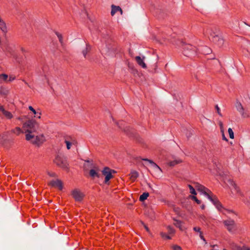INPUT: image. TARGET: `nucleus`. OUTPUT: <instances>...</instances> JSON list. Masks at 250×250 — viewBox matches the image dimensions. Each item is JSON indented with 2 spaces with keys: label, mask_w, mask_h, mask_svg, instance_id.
Segmentation results:
<instances>
[{
  "label": "nucleus",
  "mask_w": 250,
  "mask_h": 250,
  "mask_svg": "<svg viewBox=\"0 0 250 250\" xmlns=\"http://www.w3.org/2000/svg\"><path fill=\"white\" fill-rule=\"evenodd\" d=\"M64 142L67 149H70L72 146H76L77 141L74 136H67L65 137Z\"/></svg>",
  "instance_id": "39448f33"
},
{
  "label": "nucleus",
  "mask_w": 250,
  "mask_h": 250,
  "mask_svg": "<svg viewBox=\"0 0 250 250\" xmlns=\"http://www.w3.org/2000/svg\"><path fill=\"white\" fill-rule=\"evenodd\" d=\"M160 235H161V236L165 239L169 240V239H171V237L170 236H169L168 235H167V234H166L165 232H161Z\"/></svg>",
  "instance_id": "bb28decb"
},
{
  "label": "nucleus",
  "mask_w": 250,
  "mask_h": 250,
  "mask_svg": "<svg viewBox=\"0 0 250 250\" xmlns=\"http://www.w3.org/2000/svg\"><path fill=\"white\" fill-rule=\"evenodd\" d=\"M54 162L58 166L65 168L67 167V163L65 159L61 155H57L54 160Z\"/></svg>",
  "instance_id": "20e7f679"
},
{
  "label": "nucleus",
  "mask_w": 250,
  "mask_h": 250,
  "mask_svg": "<svg viewBox=\"0 0 250 250\" xmlns=\"http://www.w3.org/2000/svg\"><path fill=\"white\" fill-rule=\"evenodd\" d=\"M100 169L99 167L95 164H92L91 169L89 170V175L92 178H100Z\"/></svg>",
  "instance_id": "423d86ee"
},
{
  "label": "nucleus",
  "mask_w": 250,
  "mask_h": 250,
  "mask_svg": "<svg viewBox=\"0 0 250 250\" xmlns=\"http://www.w3.org/2000/svg\"><path fill=\"white\" fill-rule=\"evenodd\" d=\"M222 133V139H223V140L226 141V142H228V140L226 137V136H225L224 131L223 132V133Z\"/></svg>",
  "instance_id": "c03bdc74"
},
{
  "label": "nucleus",
  "mask_w": 250,
  "mask_h": 250,
  "mask_svg": "<svg viewBox=\"0 0 250 250\" xmlns=\"http://www.w3.org/2000/svg\"><path fill=\"white\" fill-rule=\"evenodd\" d=\"M49 175L51 177H55L56 174L55 173H49Z\"/></svg>",
  "instance_id": "603ef678"
},
{
  "label": "nucleus",
  "mask_w": 250,
  "mask_h": 250,
  "mask_svg": "<svg viewBox=\"0 0 250 250\" xmlns=\"http://www.w3.org/2000/svg\"><path fill=\"white\" fill-rule=\"evenodd\" d=\"M214 206L219 211L222 212L224 214H225V211H227L228 213L233 212L232 210H229L224 208L220 201L218 202L216 204L214 205Z\"/></svg>",
  "instance_id": "f8f14e48"
},
{
  "label": "nucleus",
  "mask_w": 250,
  "mask_h": 250,
  "mask_svg": "<svg viewBox=\"0 0 250 250\" xmlns=\"http://www.w3.org/2000/svg\"><path fill=\"white\" fill-rule=\"evenodd\" d=\"M215 108L216 111H217V113L218 114V115L222 117L223 115H222V113H221L220 109L219 107V106H218V105H216L215 106Z\"/></svg>",
  "instance_id": "e433bc0d"
},
{
  "label": "nucleus",
  "mask_w": 250,
  "mask_h": 250,
  "mask_svg": "<svg viewBox=\"0 0 250 250\" xmlns=\"http://www.w3.org/2000/svg\"><path fill=\"white\" fill-rule=\"evenodd\" d=\"M56 35L59 40V41L60 42L62 43V35L59 33H56Z\"/></svg>",
  "instance_id": "4c0bfd02"
},
{
  "label": "nucleus",
  "mask_w": 250,
  "mask_h": 250,
  "mask_svg": "<svg viewBox=\"0 0 250 250\" xmlns=\"http://www.w3.org/2000/svg\"><path fill=\"white\" fill-rule=\"evenodd\" d=\"M206 196L210 201H211L214 205L216 204V203L219 201L217 196L213 195L211 191V193L208 192Z\"/></svg>",
  "instance_id": "4468645a"
},
{
  "label": "nucleus",
  "mask_w": 250,
  "mask_h": 250,
  "mask_svg": "<svg viewBox=\"0 0 250 250\" xmlns=\"http://www.w3.org/2000/svg\"><path fill=\"white\" fill-rule=\"evenodd\" d=\"M124 122H123V121H122V122H121L120 123V124H121V125H123V124H124Z\"/></svg>",
  "instance_id": "6e6d98bb"
},
{
  "label": "nucleus",
  "mask_w": 250,
  "mask_h": 250,
  "mask_svg": "<svg viewBox=\"0 0 250 250\" xmlns=\"http://www.w3.org/2000/svg\"><path fill=\"white\" fill-rule=\"evenodd\" d=\"M184 54L188 57L193 56L196 55L197 48L189 44H185L183 45Z\"/></svg>",
  "instance_id": "7ed1b4c3"
},
{
  "label": "nucleus",
  "mask_w": 250,
  "mask_h": 250,
  "mask_svg": "<svg viewBox=\"0 0 250 250\" xmlns=\"http://www.w3.org/2000/svg\"><path fill=\"white\" fill-rule=\"evenodd\" d=\"M130 179L131 181L134 182L138 178L139 174L136 171H132L130 174Z\"/></svg>",
  "instance_id": "aec40b11"
},
{
  "label": "nucleus",
  "mask_w": 250,
  "mask_h": 250,
  "mask_svg": "<svg viewBox=\"0 0 250 250\" xmlns=\"http://www.w3.org/2000/svg\"><path fill=\"white\" fill-rule=\"evenodd\" d=\"M102 174L105 176V182L107 183L109 180V168L108 167H105L102 171Z\"/></svg>",
  "instance_id": "2eb2a0df"
},
{
  "label": "nucleus",
  "mask_w": 250,
  "mask_h": 250,
  "mask_svg": "<svg viewBox=\"0 0 250 250\" xmlns=\"http://www.w3.org/2000/svg\"><path fill=\"white\" fill-rule=\"evenodd\" d=\"M107 50H108V49H107ZM108 53V51H106V53Z\"/></svg>",
  "instance_id": "4d7b16f0"
},
{
  "label": "nucleus",
  "mask_w": 250,
  "mask_h": 250,
  "mask_svg": "<svg viewBox=\"0 0 250 250\" xmlns=\"http://www.w3.org/2000/svg\"><path fill=\"white\" fill-rule=\"evenodd\" d=\"M172 248L173 250H182V248L180 246L177 245H174L172 247Z\"/></svg>",
  "instance_id": "ea45409f"
},
{
  "label": "nucleus",
  "mask_w": 250,
  "mask_h": 250,
  "mask_svg": "<svg viewBox=\"0 0 250 250\" xmlns=\"http://www.w3.org/2000/svg\"><path fill=\"white\" fill-rule=\"evenodd\" d=\"M188 187L190 190V193L193 195H196V192L194 188L190 185H188Z\"/></svg>",
  "instance_id": "cd10ccee"
},
{
  "label": "nucleus",
  "mask_w": 250,
  "mask_h": 250,
  "mask_svg": "<svg viewBox=\"0 0 250 250\" xmlns=\"http://www.w3.org/2000/svg\"><path fill=\"white\" fill-rule=\"evenodd\" d=\"M201 208L202 209H204L205 208V205H202L201 206Z\"/></svg>",
  "instance_id": "5fc2aeb1"
},
{
  "label": "nucleus",
  "mask_w": 250,
  "mask_h": 250,
  "mask_svg": "<svg viewBox=\"0 0 250 250\" xmlns=\"http://www.w3.org/2000/svg\"><path fill=\"white\" fill-rule=\"evenodd\" d=\"M71 194L76 201H81L83 197V193L78 189H75L72 191Z\"/></svg>",
  "instance_id": "0eeeda50"
},
{
  "label": "nucleus",
  "mask_w": 250,
  "mask_h": 250,
  "mask_svg": "<svg viewBox=\"0 0 250 250\" xmlns=\"http://www.w3.org/2000/svg\"><path fill=\"white\" fill-rule=\"evenodd\" d=\"M29 109L32 113V115H34V117L36 119H40L42 115V113L40 109L37 110L35 109L32 106H29Z\"/></svg>",
  "instance_id": "9b49d317"
},
{
  "label": "nucleus",
  "mask_w": 250,
  "mask_h": 250,
  "mask_svg": "<svg viewBox=\"0 0 250 250\" xmlns=\"http://www.w3.org/2000/svg\"><path fill=\"white\" fill-rule=\"evenodd\" d=\"M228 132H229L230 138L233 139L234 138V133H233L232 129L231 128H229L228 129Z\"/></svg>",
  "instance_id": "2f4dec72"
},
{
  "label": "nucleus",
  "mask_w": 250,
  "mask_h": 250,
  "mask_svg": "<svg viewBox=\"0 0 250 250\" xmlns=\"http://www.w3.org/2000/svg\"><path fill=\"white\" fill-rule=\"evenodd\" d=\"M239 250H250V249L246 246H243Z\"/></svg>",
  "instance_id": "a18cd8bd"
},
{
  "label": "nucleus",
  "mask_w": 250,
  "mask_h": 250,
  "mask_svg": "<svg viewBox=\"0 0 250 250\" xmlns=\"http://www.w3.org/2000/svg\"><path fill=\"white\" fill-rule=\"evenodd\" d=\"M230 182H231L232 186L233 187V188L235 189L236 192L239 193L240 189H239V188L237 186L236 184L235 183H234L233 181H231Z\"/></svg>",
  "instance_id": "7c9ffc66"
},
{
  "label": "nucleus",
  "mask_w": 250,
  "mask_h": 250,
  "mask_svg": "<svg viewBox=\"0 0 250 250\" xmlns=\"http://www.w3.org/2000/svg\"><path fill=\"white\" fill-rule=\"evenodd\" d=\"M173 220L174 221V223H173L174 225L177 228H178L180 230L183 231L185 230V228L182 226L183 222L180 220L173 219Z\"/></svg>",
  "instance_id": "a211bd4d"
},
{
  "label": "nucleus",
  "mask_w": 250,
  "mask_h": 250,
  "mask_svg": "<svg viewBox=\"0 0 250 250\" xmlns=\"http://www.w3.org/2000/svg\"><path fill=\"white\" fill-rule=\"evenodd\" d=\"M224 225L226 227L227 229L229 232H232L235 229V223L233 220L229 219L223 221Z\"/></svg>",
  "instance_id": "6e6552de"
},
{
  "label": "nucleus",
  "mask_w": 250,
  "mask_h": 250,
  "mask_svg": "<svg viewBox=\"0 0 250 250\" xmlns=\"http://www.w3.org/2000/svg\"><path fill=\"white\" fill-rule=\"evenodd\" d=\"M26 139L27 141H30L32 144L37 145L42 144L45 140V137L43 134L35 135V133L27 134L26 135Z\"/></svg>",
  "instance_id": "f03ea898"
},
{
  "label": "nucleus",
  "mask_w": 250,
  "mask_h": 250,
  "mask_svg": "<svg viewBox=\"0 0 250 250\" xmlns=\"http://www.w3.org/2000/svg\"><path fill=\"white\" fill-rule=\"evenodd\" d=\"M25 117V116H21L17 118V119L22 122Z\"/></svg>",
  "instance_id": "79ce46f5"
},
{
  "label": "nucleus",
  "mask_w": 250,
  "mask_h": 250,
  "mask_svg": "<svg viewBox=\"0 0 250 250\" xmlns=\"http://www.w3.org/2000/svg\"><path fill=\"white\" fill-rule=\"evenodd\" d=\"M236 108L237 110L241 113V115L244 116V108L242 106V104H241V103H237V104L236 105Z\"/></svg>",
  "instance_id": "4be33fe9"
},
{
  "label": "nucleus",
  "mask_w": 250,
  "mask_h": 250,
  "mask_svg": "<svg viewBox=\"0 0 250 250\" xmlns=\"http://www.w3.org/2000/svg\"><path fill=\"white\" fill-rule=\"evenodd\" d=\"M200 237L201 238V239H202L204 241H205V239L204 237V236L203 235V232L202 231V232H200Z\"/></svg>",
  "instance_id": "3c124183"
},
{
  "label": "nucleus",
  "mask_w": 250,
  "mask_h": 250,
  "mask_svg": "<svg viewBox=\"0 0 250 250\" xmlns=\"http://www.w3.org/2000/svg\"><path fill=\"white\" fill-rule=\"evenodd\" d=\"M13 132L17 134V135H19L21 133H24V131H23V129H22V128H21L20 127H16L14 130H13Z\"/></svg>",
  "instance_id": "393cba45"
},
{
  "label": "nucleus",
  "mask_w": 250,
  "mask_h": 250,
  "mask_svg": "<svg viewBox=\"0 0 250 250\" xmlns=\"http://www.w3.org/2000/svg\"><path fill=\"white\" fill-rule=\"evenodd\" d=\"M191 198L194 200L197 204H200L201 203V201L198 200L197 198L195 196H191Z\"/></svg>",
  "instance_id": "72a5a7b5"
},
{
  "label": "nucleus",
  "mask_w": 250,
  "mask_h": 250,
  "mask_svg": "<svg viewBox=\"0 0 250 250\" xmlns=\"http://www.w3.org/2000/svg\"><path fill=\"white\" fill-rule=\"evenodd\" d=\"M142 224L144 225V228L145 229H146V230L147 231V232H149V228L143 222H142Z\"/></svg>",
  "instance_id": "8fccbe9b"
},
{
  "label": "nucleus",
  "mask_w": 250,
  "mask_h": 250,
  "mask_svg": "<svg viewBox=\"0 0 250 250\" xmlns=\"http://www.w3.org/2000/svg\"><path fill=\"white\" fill-rule=\"evenodd\" d=\"M102 54L104 55V56L105 58L107 55L106 54V50L104 48H102L101 50Z\"/></svg>",
  "instance_id": "58836bf2"
},
{
  "label": "nucleus",
  "mask_w": 250,
  "mask_h": 250,
  "mask_svg": "<svg viewBox=\"0 0 250 250\" xmlns=\"http://www.w3.org/2000/svg\"><path fill=\"white\" fill-rule=\"evenodd\" d=\"M49 185L52 187L57 188L60 190H62L63 188L62 182L58 179L51 181Z\"/></svg>",
  "instance_id": "9d476101"
},
{
  "label": "nucleus",
  "mask_w": 250,
  "mask_h": 250,
  "mask_svg": "<svg viewBox=\"0 0 250 250\" xmlns=\"http://www.w3.org/2000/svg\"><path fill=\"white\" fill-rule=\"evenodd\" d=\"M123 130L125 133L128 136H130L133 132V129L128 126H126L125 128H124Z\"/></svg>",
  "instance_id": "5701e85b"
},
{
  "label": "nucleus",
  "mask_w": 250,
  "mask_h": 250,
  "mask_svg": "<svg viewBox=\"0 0 250 250\" xmlns=\"http://www.w3.org/2000/svg\"><path fill=\"white\" fill-rule=\"evenodd\" d=\"M219 125L220 126V130L222 133H223L224 129L223 126V124L222 121H220L218 122Z\"/></svg>",
  "instance_id": "c9c22d12"
},
{
  "label": "nucleus",
  "mask_w": 250,
  "mask_h": 250,
  "mask_svg": "<svg viewBox=\"0 0 250 250\" xmlns=\"http://www.w3.org/2000/svg\"><path fill=\"white\" fill-rule=\"evenodd\" d=\"M39 124L34 119L29 120L24 123L22 125V129L25 134V136L28 134H33L35 133L38 129Z\"/></svg>",
  "instance_id": "f257e3e1"
},
{
  "label": "nucleus",
  "mask_w": 250,
  "mask_h": 250,
  "mask_svg": "<svg viewBox=\"0 0 250 250\" xmlns=\"http://www.w3.org/2000/svg\"><path fill=\"white\" fill-rule=\"evenodd\" d=\"M213 42H215L219 46H221L223 45L224 41L223 38L217 35L213 37Z\"/></svg>",
  "instance_id": "6ab92c4d"
},
{
  "label": "nucleus",
  "mask_w": 250,
  "mask_h": 250,
  "mask_svg": "<svg viewBox=\"0 0 250 250\" xmlns=\"http://www.w3.org/2000/svg\"><path fill=\"white\" fill-rule=\"evenodd\" d=\"M8 75L6 74H0V83H8Z\"/></svg>",
  "instance_id": "412c9836"
},
{
  "label": "nucleus",
  "mask_w": 250,
  "mask_h": 250,
  "mask_svg": "<svg viewBox=\"0 0 250 250\" xmlns=\"http://www.w3.org/2000/svg\"><path fill=\"white\" fill-rule=\"evenodd\" d=\"M239 250H250V249L246 246H243Z\"/></svg>",
  "instance_id": "de8ad7c7"
},
{
  "label": "nucleus",
  "mask_w": 250,
  "mask_h": 250,
  "mask_svg": "<svg viewBox=\"0 0 250 250\" xmlns=\"http://www.w3.org/2000/svg\"><path fill=\"white\" fill-rule=\"evenodd\" d=\"M204 49L208 50V51L207 52V53L208 54V52L210 51V49L207 47V46L204 47Z\"/></svg>",
  "instance_id": "864d4df0"
},
{
  "label": "nucleus",
  "mask_w": 250,
  "mask_h": 250,
  "mask_svg": "<svg viewBox=\"0 0 250 250\" xmlns=\"http://www.w3.org/2000/svg\"><path fill=\"white\" fill-rule=\"evenodd\" d=\"M142 160L144 161H148L150 164H151V165L153 167H157L159 168V167L158 166V165L151 160H149L148 159H143Z\"/></svg>",
  "instance_id": "c85d7f7f"
},
{
  "label": "nucleus",
  "mask_w": 250,
  "mask_h": 250,
  "mask_svg": "<svg viewBox=\"0 0 250 250\" xmlns=\"http://www.w3.org/2000/svg\"><path fill=\"white\" fill-rule=\"evenodd\" d=\"M15 79H16V77H15V75H10L9 76H8V82H11L12 81H13Z\"/></svg>",
  "instance_id": "473e14b6"
},
{
  "label": "nucleus",
  "mask_w": 250,
  "mask_h": 250,
  "mask_svg": "<svg viewBox=\"0 0 250 250\" xmlns=\"http://www.w3.org/2000/svg\"><path fill=\"white\" fill-rule=\"evenodd\" d=\"M7 94V91L3 92L2 91L1 89H0V95H6Z\"/></svg>",
  "instance_id": "09e8293b"
},
{
  "label": "nucleus",
  "mask_w": 250,
  "mask_h": 250,
  "mask_svg": "<svg viewBox=\"0 0 250 250\" xmlns=\"http://www.w3.org/2000/svg\"><path fill=\"white\" fill-rule=\"evenodd\" d=\"M145 57H143V58L142 59L140 56H136L135 57V60L137 62V63L141 66H142L144 68H146V63L144 62V59Z\"/></svg>",
  "instance_id": "f3484780"
},
{
  "label": "nucleus",
  "mask_w": 250,
  "mask_h": 250,
  "mask_svg": "<svg viewBox=\"0 0 250 250\" xmlns=\"http://www.w3.org/2000/svg\"><path fill=\"white\" fill-rule=\"evenodd\" d=\"M182 163V161L181 159L175 160L172 161H170L168 163V165L170 167H173L176 165Z\"/></svg>",
  "instance_id": "b1692460"
},
{
  "label": "nucleus",
  "mask_w": 250,
  "mask_h": 250,
  "mask_svg": "<svg viewBox=\"0 0 250 250\" xmlns=\"http://www.w3.org/2000/svg\"><path fill=\"white\" fill-rule=\"evenodd\" d=\"M111 11L110 14L112 16H114L116 13L119 12L120 15L123 14V10L119 6H116L114 4L111 5Z\"/></svg>",
  "instance_id": "ddd939ff"
},
{
  "label": "nucleus",
  "mask_w": 250,
  "mask_h": 250,
  "mask_svg": "<svg viewBox=\"0 0 250 250\" xmlns=\"http://www.w3.org/2000/svg\"><path fill=\"white\" fill-rule=\"evenodd\" d=\"M116 173V171L114 170L110 169V179L113 178L112 174Z\"/></svg>",
  "instance_id": "37998d69"
},
{
  "label": "nucleus",
  "mask_w": 250,
  "mask_h": 250,
  "mask_svg": "<svg viewBox=\"0 0 250 250\" xmlns=\"http://www.w3.org/2000/svg\"><path fill=\"white\" fill-rule=\"evenodd\" d=\"M193 230L196 232H199L200 233V232H202L201 231V228L200 227H195L193 228Z\"/></svg>",
  "instance_id": "a19ab883"
},
{
  "label": "nucleus",
  "mask_w": 250,
  "mask_h": 250,
  "mask_svg": "<svg viewBox=\"0 0 250 250\" xmlns=\"http://www.w3.org/2000/svg\"><path fill=\"white\" fill-rule=\"evenodd\" d=\"M90 50V46H87L85 50L83 51V54L85 58H86V55L88 51Z\"/></svg>",
  "instance_id": "f704fd0d"
},
{
  "label": "nucleus",
  "mask_w": 250,
  "mask_h": 250,
  "mask_svg": "<svg viewBox=\"0 0 250 250\" xmlns=\"http://www.w3.org/2000/svg\"><path fill=\"white\" fill-rule=\"evenodd\" d=\"M193 184L194 185V187L198 191L202 192L205 195H207V193L208 192L211 193V191L209 189L199 183L197 182H194Z\"/></svg>",
  "instance_id": "1a4fd4ad"
},
{
  "label": "nucleus",
  "mask_w": 250,
  "mask_h": 250,
  "mask_svg": "<svg viewBox=\"0 0 250 250\" xmlns=\"http://www.w3.org/2000/svg\"><path fill=\"white\" fill-rule=\"evenodd\" d=\"M167 229L169 234H174L175 233L174 229L170 226L167 227Z\"/></svg>",
  "instance_id": "c756f323"
},
{
  "label": "nucleus",
  "mask_w": 250,
  "mask_h": 250,
  "mask_svg": "<svg viewBox=\"0 0 250 250\" xmlns=\"http://www.w3.org/2000/svg\"><path fill=\"white\" fill-rule=\"evenodd\" d=\"M239 250H250V249L246 246H243Z\"/></svg>",
  "instance_id": "49530a36"
},
{
  "label": "nucleus",
  "mask_w": 250,
  "mask_h": 250,
  "mask_svg": "<svg viewBox=\"0 0 250 250\" xmlns=\"http://www.w3.org/2000/svg\"><path fill=\"white\" fill-rule=\"evenodd\" d=\"M149 196V193L148 192H144L139 197V200L143 202L146 200Z\"/></svg>",
  "instance_id": "a878e982"
},
{
  "label": "nucleus",
  "mask_w": 250,
  "mask_h": 250,
  "mask_svg": "<svg viewBox=\"0 0 250 250\" xmlns=\"http://www.w3.org/2000/svg\"><path fill=\"white\" fill-rule=\"evenodd\" d=\"M0 111L5 116V117L8 119H10L13 117L12 113L8 111L5 110L3 106L0 105Z\"/></svg>",
  "instance_id": "dca6fc26"
}]
</instances>
